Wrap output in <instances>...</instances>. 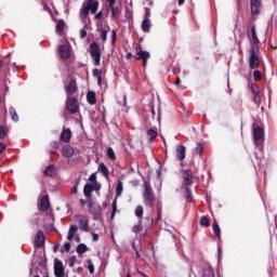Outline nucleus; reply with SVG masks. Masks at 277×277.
I'll return each mask as SVG.
<instances>
[{
    "label": "nucleus",
    "instance_id": "f257e3e1",
    "mask_svg": "<svg viewBox=\"0 0 277 277\" xmlns=\"http://www.w3.org/2000/svg\"><path fill=\"white\" fill-rule=\"evenodd\" d=\"M155 200H157V197L155 196L153 186H150L149 182H144L143 202L145 207H150V209H155Z\"/></svg>",
    "mask_w": 277,
    "mask_h": 277
},
{
    "label": "nucleus",
    "instance_id": "f03ea898",
    "mask_svg": "<svg viewBox=\"0 0 277 277\" xmlns=\"http://www.w3.org/2000/svg\"><path fill=\"white\" fill-rule=\"evenodd\" d=\"M92 192H94V185L85 184L83 187V194H84L85 198H89L88 209H89L90 213H101V211H102L101 206L97 205V206H95V209H94V203H92V199H90V198H92Z\"/></svg>",
    "mask_w": 277,
    "mask_h": 277
},
{
    "label": "nucleus",
    "instance_id": "7ed1b4c3",
    "mask_svg": "<svg viewBox=\"0 0 277 277\" xmlns=\"http://www.w3.org/2000/svg\"><path fill=\"white\" fill-rule=\"evenodd\" d=\"M249 68L256 70L261 66V57L259 56V47L253 45L249 50Z\"/></svg>",
    "mask_w": 277,
    "mask_h": 277
},
{
    "label": "nucleus",
    "instance_id": "20e7f679",
    "mask_svg": "<svg viewBox=\"0 0 277 277\" xmlns=\"http://www.w3.org/2000/svg\"><path fill=\"white\" fill-rule=\"evenodd\" d=\"M253 142L260 150H263V144H265V130L262 127H255L253 129Z\"/></svg>",
    "mask_w": 277,
    "mask_h": 277
},
{
    "label": "nucleus",
    "instance_id": "39448f33",
    "mask_svg": "<svg viewBox=\"0 0 277 277\" xmlns=\"http://www.w3.org/2000/svg\"><path fill=\"white\" fill-rule=\"evenodd\" d=\"M89 53L94 62V66H101V45L97 42H92L90 44Z\"/></svg>",
    "mask_w": 277,
    "mask_h": 277
},
{
    "label": "nucleus",
    "instance_id": "423d86ee",
    "mask_svg": "<svg viewBox=\"0 0 277 277\" xmlns=\"http://www.w3.org/2000/svg\"><path fill=\"white\" fill-rule=\"evenodd\" d=\"M182 174V188L192 187L194 185V172L190 169L181 170Z\"/></svg>",
    "mask_w": 277,
    "mask_h": 277
},
{
    "label": "nucleus",
    "instance_id": "0eeeda50",
    "mask_svg": "<svg viewBox=\"0 0 277 277\" xmlns=\"http://www.w3.org/2000/svg\"><path fill=\"white\" fill-rule=\"evenodd\" d=\"M75 220L78 222V226L80 230L83 233H90V219L83 214H77Z\"/></svg>",
    "mask_w": 277,
    "mask_h": 277
},
{
    "label": "nucleus",
    "instance_id": "6e6552de",
    "mask_svg": "<svg viewBox=\"0 0 277 277\" xmlns=\"http://www.w3.org/2000/svg\"><path fill=\"white\" fill-rule=\"evenodd\" d=\"M66 109L68 114H77L79 111V101L76 97L67 96Z\"/></svg>",
    "mask_w": 277,
    "mask_h": 277
},
{
    "label": "nucleus",
    "instance_id": "1a4fd4ad",
    "mask_svg": "<svg viewBox=\"0 0 277 277\" xmlns=\"http://www.w3.org/2000/svg\"><path fill=\"white\" fill-rule=\"evenodd\" d=\"M79 87L77 85V80L75 78H70L68 83L65 84V91L67 96H74L77 94Z\"/></svg>",
    "mask_w": 277,
    "mask_h": 277
},
{
    "label": "nucleus",
    "instance_id": "9d476101",
    "mask_svg": "<svg viewBox=\"0 0 277 277\" xmlns=\"http://www.w3.org/2000/svg\"><path fill=\"white\" fill-rule=\"evenodd\" d=\"M155 223V220L153 216H146L144 221H140L138 225L134 227L136 230H147L148 228H153V224Z\"/></svg>",
    "mask_w": 277,
    "mask_h": 277
},
{
    "label": "nucleus",
    "instance_id": "9b49d317",
    "mask_svg": "<svg viewBox=\"0 0 277 277\" xmlns=\"http://www.w3.org/2000/svg\"><path fill=\"white\" fill-rule=\"evenodd\" d=\"M263 2L261 0H250L251 14L259 16L261 14V8Z\"/></svg>",
    "mask_w": 277,
    "mask_h": 277
},
{
    "label": "nucleus",
    "instance_id": "f8f14e48",
    "mask_svg": "<svg viewBox=\"0 0 277 277\" xmlns=\"http://www.w3.org/2000/svg\"><path fill=\"white\" fill-rule=\"evenodd\" d=\"M54 275L56 277L65 276L64 263H62V261L58 259L54 260Z\"/></svg>",
    "mask_w": 277,
    "mask_h": 277
},
{
    "label": "nucleus",
    "instance_id": "ddd939ff",
    "mask_svg": "<svg viewBox=\"0 0 277 277\" xmlns=\"http://www.w3.org/2000/svg\"><path fill=\"white\" fill-rule=\"evenodd\" d=\"M250 89L253 94L254 103L259 105V103H261V88L256 83H251Z\"/></svg>",
    "mask_w": 277,
    "mask_h": 277
},
{
    "label": "nucleus",
    "instance_id": "4468645a",
    "mask_svg": "<svg viewBox=\"0 0 277 277\" xmlns=\"http://www.w3.org/2000/svg\"><path fill=\"white\" fill-rule=\"evenodd\" d=\"M60 140L65 144L70 143V140H72V131L70 130V128H66V127L63 128Z\"/></svg>",
    "mask_w": 277,
    "mask_h": 277
},
{
    "label": "nucleus",
    "instance_id": "2eb2a0df",
    "mask_svg": "<svg viewBox=\"0 0 277 277\" xmlns=\"http://www.w3.org/2000/svg\"><path fill=\"white\" fill-rule=\"evenodd\" d=\"M44 241H47V238L44 237V232L39 230L35 237V247L42 248V246H44Z\"/></svg>",
    "mask_w": 277,
    "mask_h": 277
},
{
    "label": "nucleus",
    "instance_id": "dca6fc26",
    "mask_svg": "<svg viewBox=\"0 0 277 277\" xmlns=\"http://www.w3.org/2000/svg\"><path fill=\"white\" fill-rule=\"evenodd\" d=\"M49 209H51V202L49 201V195H45L40 200L39 210L49 211Z\"/></svg>",
    "mask_w": 277,
    "mask_h": 277
},
{
    "label": "nucleus",
    "instance_id": "f3484780",
    "mask_svg": "<svg viewBox=\"0 0 277 277\" xmlns=\"http://www.w3.org/2000/svg\"><path fill=\"white\" fill-rule=\"evenodd\" d=\"M60 56L62 57V60H69L70 57V47L63 44L60 47Z\"/></svg>",
    "mask_w": 277,
    "mask_h": 277
},
{
    "label": "nucleus",
    "instance_id": "a211bd4d",
    "mask_svg": "<svg viewBox=\"0 0 277 277\" xmlns=\"http://www.w3.org/2000/svg\"><path fill=\"white\" fill-rule=\"evenodd\" d=\"M85 8L91 14H95L98 12V0H88Z\"/></svg>",
    "mask_w": 277,
    "mask_h": 277
},
{
    "label": "nucleus",
    "instance_id": "6ab92c4d",
    "mask_svg": "<svg viewBox=\"0 0 277 277\" xmlns=\"http://www.w3.org/2000/svg\"><path fill=\"white\" fill-rule=\"evenodd\" d=\"M72 155H75V147H72L70 145H65L62 148V156L65 157L66 159H70V157H72Z\"/></svg>",
    "mask_w": 277,
    "mask_h": 277
},
{
    "label": "nucleus",
    "instance_id": "aec40b11",
    "mask_svg": "<svg viewBox=\"0 0 277 277\" xmlns=\"http://www.w3.org/2000/svg\"><path fill=\"white\" fill-rule=\"evenodd\" d=\"M251 47H259L261 40H259V37L256 36V26L251 27Z\"/></svg>",
    "mask_w": 277,
    "mask_h": 277
},
{
    "label": "nucleus",
    "instance_id": "412c9836",
    "mask_svg": "<svg viewBox=\"0 0 277 277\" xmlns=\"http://www.w3.org/2000/svg\"><path fill=\"white\" fill-rule=\"evenodd\" d=\"M185 153L186 148L184 145H180L176 147V157L180 161H183L185 159Z\"/></svg>",
    "mask_w": 277,
    "mask_h": 277
},
{
    "label": "nucleus",
    "instance_id": "4be33fe9",
    "mask_svg": "<svg viewBox=\"0 0 277 277\" xmlns=\"http://www.w3.org/2000/svg\"><path fill=\"white\" fill-rule=\"evenodd\" d=\"M138 49H140V51L137 52L136 60H143V61L144 60H150V53L149 52L143 51L141 45H138Z\"/></svg>",
    "mask_w": 277,
    "mask_h": 277
},
{
    "label": "nucleus",
    "instance_id": "5701e85b",
    "mask_svg": "<svg viewBox=\"0 0 277 277\" xmlns=\"http://www.w3.org/2000/svg\"><path fill=\"white\" fill-rule=\"evenodd\" d=\"M87 101H88L89 105H96V92L89 91L87 93Z\"/></svg>",
    "mask_w": 277,
    "mask_h": 277
},
{
    "label": "nucleus",
    "instance_id": "b1692460",
    "mask_svg": "<svg viewBox=\"0 0 277 277\" xmlns=\"http://www.w3.org/2000/svg\"><path fill=\"white\" fill-rule=\"evenodd\" d=\"M79 230V227L77 225H70L68 235H67V240L72 241L75 239V233Z\"/></svg>",
    "mask_w": 277,
    "mask_h": 277
},
{
    "label": "nucleus",
    "instance_id": "393cba45",
    "mask_svg": "<svg viewBox=\"0 0 277 277\" xmlns=\"http://www.w3.org/2000/svg\"><path fill=\"white\" fill-rule=\"evenodd\" d=\"M150 18H144L142 22V31H144L145 34H148L150 31Z\"/></svg>",
    "mask_w": 277,
    "mask_h": 277
},
{
    "label": "nucleus",
    "instance_id": "a878e982",
    "mask_svg": "<svg viewBox=\"0 0 277 277\" xmlns=\"http://www.w3.org/2000/svg\"><path fill=\"white\" fill-rule=\"evenodd\" d=\"M44 175L51 177L55 176V166L49 164L44 170Z\"/></svg>",
    "mask_w": 277,
    "mask_h": 277
},
{
    "label": "nucleus",
    "instance_id": "bb28decb",
    "mask_svg": "<svg viewBox=\"0 0 277 277\" xmlns=\"http://www.w3.org/2000/svg\"><path fill=\"white\" fill-rule=\"evenodd\" d=\"M98 172L104 174L105 179H109V169H107V166H105V163L102 162L98 166Z\"/></svg>",
    "mask_w": 277,
    "mask_h": 277
},
{
    "label": "nucleus",
    "instance_id": "cd10ccee",
    "mask_svg": "<svg viewBox=\"0 0 277 277\" xmlns=\"http://www.w3.org/2000/svg\"><path fill=\"white\" fill-rule=\"evenodd\" d=\"M88 246L85 243H79L76 248L77 254H85L88 252Z\"/></svg>",
    "mask_w": 277,
    "mask_h": 277
},
{
    "label": "nucleus",
    "instance_id": "c85d7f7f",
    "mask_svg": "<svg viewBox=\"0 0 277 277\" xmlns=\"http://www.w3.org/2000/svg\"><path fill=\"white\" fill-rule=\"evenodd\" d=\"M9 114L13 122H18V113H16V109L14 107L9 108Z\"/></svg>",
    "mask_w": 277,
    "mask_h": 277
},
{
    "label": "nucleus",
    "instance_id": "c756f323",
    "mask_svg": "<svg viewBox=\"0 0 277 277\" xmlns=\"http://www.w3.org/2000/svg\"><path fill=\"white\" fill-rule=\"evenodd\" d=\"M64 29H66V22H64V19H61L56 24V31H58V34H62Z\"/></svg>",
    "mask_w": 277,
    "mask_h": 277
},
{
    "label": "nucleus",
    "instance_id": "7c9ffc66",
    "mask_svg": "<svg viewBox=\"0 0 277 277\" xmlns=\"http://www.w3.org/2000/svg\"><path fill=\"white\" fill-rule=\"evenodd\" d=\"M147 135H148L149 140L153 142V140H157V136L159 135V133L155 129H149L147 131Z\"/></svg>",
    "mask_w": 277,
    "mask_h": 277
},
{
    "label": "nucleus",
    "instance_id": "2f4dec72",
    "mask_svg": "<svg viewBox=\"0 0 277 277\" xmlns=\"http://www.w3.org/2000/svg\"><path fill=\"white\" fill-rule=\"evenodd\" d=\"M200 226H205V228H209L211 226V221L207 216H202L200 219Z\"/></svg>",
    "mask_w": 277,
    "mask_h": 277
},
{
    "label": "nucleus",
    "instance_id": "473e14b6",
    "mask_svg": "<svg viewBox=\"0 0 277 277\" xmlns=\"http://www.w3.org/2000/svg\"><path fill=\"white\" fill-rule=\"evenodd\" d=\"M90 14L89 9H87V6L80 9V18L82 21H85L88 18V15Z\"/></svg>",
    "mask_w": 277,
    "mask_h": 277
},
{
    "label": "nucleus",
    "instance_id": "72a5a7b5",
    "mask_svg": "<svg viewBox=\"0 0 277 277\" xmlns=\"http://www.w3.org/2000/svg\"><path fill=\"white\" fill-rule=\"evenodd\" d=\"M116 213H118V201L115 199L113 201V211L110 214V220H114V217H116Z\"/></svg>",
    "mask_w": 277,
    "mask_h": 277
},
{
    "label": "nucleus",
    "instance_id": "f704fd0d",
    "mask_svg": "<svg viewBox=\"0 0 277 277\" xmlns=\"http://www.w3.org/2000/svg\"><path fill=\"white\" fill-rule=\"evenodd\" d=\"M183 189H185L187 202H193L194 197L192 196V188H189L188 186V187H184Z\"/></svg>",
    "mask_w": 277,
    "mask_h": 277
},
{
    "label": "nucleus",
    "instance_id": "c9c22d12",
    "mask_svg": "<svg viewBox=\"0 0 277 277\" xmlns=\"http://www.w3.org/2000/svg\"><path fill=\"white\" fill-rule=\"evenodd\" d=\"M9 131L10 130L8 128H5L4 126H0V140L5 138Z\"/></svg>",
    "mask_w": 277,
    "mask_h": 277
},
{
    "label": "nucleus",
    "instance_id": "e433bc0d",
    "mask_svg": "<svg viewBox=\"0 0 277 277\" xmlns=\"http://www.w3.org/2000/svg\"><path fill=\"white\" fill-rule=\"evenodd\" d=\"M102 71L98 69H93V77H97V83L101 85L103 78H102Z\"/></svg>",
    "mask_w": 277,
    "mask_h": 277
},
{
    "label": "nucleus",
    "instance_id": "4c0bfd02",
    "mask_svg": "<svg viewBox=\"0 0 277 277\" xmlns=\"http://www.w3.org/2000/svg\"><path fill=\"white\" fill-rule=\"evenodd\" d=\"M136 217H143L144 216V207L137 206L134 211Z\"/></svg>",
    "mask_w": 277,
    "mask_h": 277
},
{
    "label": "nucleus",
    "instance_id": "58836bf2",
    "mask_svg": "<svg viewBox=\"0 0 277 277\" xmlns=\"http://www.w3.org/2000/svg\"><path fill=\"white\" fill-rule=\"evenodd\" d=\"M253 79L254 81H261V79H263V74L259 69H254Z\"/></svg>",
    "mask_w": 277,
    "mask_h": 277
},
{
    "label": "nucleus",
    "instance_id": "ea45409f",
    "mask_svg": "<svg viewBox=\"0 0 277 277\" xmlns=\"http://www.w3.org/2000/svg\"><path fill=\"white\" fill-rule=\"evenodd\" d=\"M212 228H213V233L216 237H220V233H221V229H220V225L217 224V221L214 220V223L212 225Z\"/></svg>",
    "mask_w": 277,
    "mask_h": 277
},
{
    "label": "nucleus",
    "instance_id": "a19ab883",
    "mask_svg": "<svg viewBox=\"0 0 277 277\" xmlns=\"http://www.w3.org/2000/svg\"><path fill=\"white\" fill-rule=\"evenodd\" d=\"M203 277H215V272L213 271V267H208L205 271Z\"/></svg>",
    "mask_w": 277,
    "mask_h": 277
},
{
    "label": "nucleus",
    "instance_id": "79ce46f5",
    "mask_svg": "<svg viewBox=\"0 0 277 277\" xmlns=\"http://www.w3.org/2000/svg\"><path fill=\"white\" fill-rule=\"evenodd\" d=\"M107 157H109L111 161H116V153L114 151V148L111 147L107 148Z\"/></svg>",
    "mask_w": 277,
    "mask_h": 277
},
{
    "label": "nucleus",
    "instance_id": "37998d69",
    "mask_svg": "<svg viewBox=\"0 0 277 277\" xmlns=\"http://www.w3.org/2000/svg\"><path fill=\"white\" fill-rule=\"evenodd\" d=\"M61 254H64V252H70V242H65L63 247H61L60 250Z\"/></svg>",
    "mask_w": 277,
    "mask_h": 277
},
{
    "label": "nucleus",
    "instance_id": "c03bdc74",
    "mask_svg": "<svg viewBox=\"0 0 277 277\" xmlns=\"http://www.w3.org/2000/svg\"><path fill=\"white\" fill-rule=\"evenodd\" d=\"M122 189H123L122 181H119L118 184H117V187H116L117 196H121L122 195Z\"/></svg>",
    "mask_w": 277,
    "mask_h": 277
},
{
    "label": "nucleus",
    "instance_id": "a18cd8bd",
    "mask_svg": "<svg viewBox=\"0 0 277 277\" xmlns=\"http://www.w3.org/2000/svg\"><path fill=\"white\" fill-rule=\"evenodd\" d=\"M87 264H88V269L90 274H94V264L92 263V259H88Z\"/></svg>",
    "mask_w": 277,
    "mask_h": 277
},
{
    "label": "nucleus",
    "instance_id": "49530a36",
    "mask_svg": "<svg viewBox=\"0 0 277 277\" xmlns=\"http://www.w3.org/2000/svg\"><path fill=\"white\" fill-rule=\"evenodd\" d=\"M100 32H101V38L103 42H107V34H109V27H108V30L101 29Z\"/></svg>",
    "mask_w": 277,
    "mask_h": 277
},
{
    "label": "nucleus",
    "instance_id": "de8ad7c7",
    "mask_svg": "<svg viewBox=\"0 0 277 277\" xmlns=\"http://www.w3.org/2000/svg\"><path fill=\"white\" fill-rule=\"evenodd\" d=\"M205 151V146H202V144H197V147H196V149H195V153L197 154V155H202V153Z\"/></svg>",
    "mask_w": 277,
    "mask_h": 277
},
{
    "label": "nucleus",
    "instance_id": "09e8293b",
    "mask_svg": "<svg viewBox=\"0 0 277 277\" xmlns=\"http://www.w3.org/2000/svg\"><path fill=\"white\" fill-rule=\"evenodd\" d=\"M110 8V10H111V16H113V18H115V16H118V12H119V9L118 8H116V6H109Z\"/></svg>",
    "mask_w": 277,
    "mask_h": 277
},
{
    "label": "nucleus",
    "instance_id": "8fccbe9b",
    "mask_svg": "<svg viewBox=\"0 0 277 277\" xmlns=\"http://www.w3.org/2000/svg\"><path fill=\"white\" fill-rule=\"evenodd\" d=\"M111 38H113L111 44L113 47H116V38H117L116 29L111 30Z\"/></svg>",
    "mask_w": 277,
    "mask_h": 277
},
{
    "label": "nucleus",
    "instance_id": "3c124183",
    "mask_svg": "<svg viewBox=\"0 0 277 277\" xmlns=\"http://www.w3.org/2000/svg\"><path fill=\"white\" fill-rule=\"evenodd\" d=\"M50 146L53 148V150H57V148H60V143L57 141H52Z\"/></svg>",
    "mask_w": 277,
    "mask_h": 277
},
{
    "label": "nucleus",
    "instance_id": "603ef678",
    "mask_svg": "<svg viewBox=\"0 0 277 277\" xmlns=\"http://www.w3.org/2000/svg\"><path fill=\"white\" fill-rule=\"evenodd\" d=\"M88 36V30H87V27L84 26V28H82L80 30V38L83 39Z\"/></svg>",
    "mask_w": 277,
    "mask_h": 277
},
{
    "label": "nucleus",
    "instance_id": "864d4df0",
    "mask_svg": "<svg viewBox=\"0 0 277 277\" xmlns=\"http://www.w3.org/2000/svg\"><path fill=\"white\" fill-rule=\"evenodd\" d=\"M79 187V183H77L75 186L71 187L70 195L75 196L77 194Z\"/></svg>",
    "mask_w": 277,
    "mask_h": 277
},
{
    "label": "nucleus",
    "instance_id": "5fc2aeb1",
    "mask_svg": "<svg viewBox=\"0 0 277 277\" xmlns=\"http://www.w3.org/2000/svg\"><path fill=\"white\" fill-rule=\"evenodd\" d=\"M77 261L76 256H71L69 260V267H75V262Z\"/></svg>",
    "mask_w": 277,
    "mask_h": 277
},
{
    "label": "nucleus",
    "instance_id": "6e6d98bb",
    "mask_svg": "<svg viewBox=\"0 0 277 277\" xmlns=\"http://www.w3.org/2000/svg\"><path fill=\"white\" fill-rule=\"evenodd\" d=\"M89 181H90L91 183H96V173H92V174L90 175V177H89Z\"/></svg>",
    "mask_w": 277,
    "mask_h": 277
},
{
    "label": "nucleus",
    "instance_id": "4d7b16f0",
    "mask_svg": "<svg viewBox=\"0 0 277 277\" xmlns=\"http://www.w3.org/2000/svg\"><path fill=\"white\" fill-rule=\"evenodd\" d=\"M172 72L173 75H181V67H173Z\"/></svg>",
    "mask_w": 277,
    "mask_h": 277
},
{
    "label": "nucleus",
    "instance_id": "13d9d810",
    "mask_svg": "<svg viewBox=\"0 0 277 277\" xmlns=\"http://www.w3.org/2000/svg\"><path fill=\"white\" fill-rule=\"evenodd\" d=\"M103 18V11H100L98 13L95 14V19L101 21Z\"/></svg>",
    "mask_w": 277,
    "mask_h": 277
},
{
    "label": "nucleus",
    "instance_id": "bf43d9fd",
    "mask_svg": "<svg viewBox=\"0 0 277 277\" xmlns=\"http://www.w3.org/2000/svg\"><path fill=\"white\" fill-rule=\"evenodd\" d=\"M145 18H150V9L145 8Z\"/></svg>",
    "mask_w": 277,
    "mask_h": 277
},
{
    "label": "nucleus",
    "instance_id": "052dcab7",
    "mask_svg": "<svg viewBox=\"0 0 277 277\" xmlns=\"http://www.w3.org/2000/svg\"><path fill=\"white\" fill-rule=\"evenodd\" d=\"M157 210H158V216L156 220L159 221L161 220V206H158Z\"/></svg>",
    "mask_w": 277,
    "mask_h": 277
},
{
    "label": "nucleus",
    "instance_id": "680f3d73",
    "mask_svg": "<svg viewBox=\"0 0 277 277\" xmlns=\"http://www.w3.org/2000/svg\"><path fill=\"white\" fill-rule=\"evenodd\" d=\"M8 146L4 143H0V153H3Z\"/></svg>",
    "mask_w": 277,
    "mask_h": 277
},
{
    "label": "nucleus",
    "instance_id": "e2e57ef3",
    "mask_svg": "<svg viewBox=\"0 0 277 277\" xmlns=\"http://www.w3.org/2000/svg\"><path fill=\"white\" fill-rule=\"evenodd\" d=\"M109 3V8H113L114 5H116V0H106Z\"/></svg>",
    "mask_w": 277,
    "mask_h": 277
},
{
    "label": "nucleus",
    "instance_id": "0e129e2a",
    "mask_svg": "<svg viewBox=\"0 0 277 277\" xmlns=\"http://www.w3.org/2000/svg\"><path fill=\"white\" fill-rule=\"evenodd\" d=\"M79 202H80V207H85V199H80Z\"/></svg>",
    "mask_w": 277,
    "mask_h": 277
},
{
    "label": "nucleus",
    "instance_id": "69168bd1",
    "mask_svg": "<svg viewBox=\"0 0 277 277\" xmlns=\"http://www.w3.org/2000/svg\"><path fill=\"white\" fill-rule=\"evenodd\" d=\"M174 85H181V79L179 77L176 78Z\"/></svg>",
    "mask_w": 277,
    "mask_h": 277
},
{
    "label": "nucleus",
    "instance_id": "338daca9",
    "mask_svg": "<svg viewBox=\"0 0 277 277\" xmlns=\"http://www.w3.org/2000/svg\"><path fill=\"white\" fill-rule=\"evenodd\" d=\"M57 250H60V245H54L53 252H57Z\"/></svg>",
    "mask_w": 277,
    "mask_h": 277
},
{
    "label": "nucleus",
    "instance_id": "774afa93",
    "mask_svg": "<svg viewBox=\"0 0 277 277\" xmlns=\"http://www.w3.org/2000/svg\"><path fill=\"white\" fill-rule=\"evenodd\" d=\"M93 241H98V234H93Z\"/></svg>",
    "mask_w": 277,
    "mask_h": 277
}]
</instances>
